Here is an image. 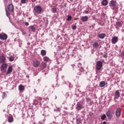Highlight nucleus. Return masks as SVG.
Segmentation results:
<instances>
[{"instance_id":"30","label":"nucleus","mask_w":124,"mask_h":124,"mask_svg":"<svg viewBox=\"0 0 124 124\" xmlns=\"http://www.w3.org/2000/svg\"><path fill=\"white\" fill-rule=\"evenodd\" d=\"M43 60L44 62H48V61H49V58L48 57H44Z\"/></svg>"},{"instance_id":"46","label":"nucleus","mask_w":124,"mask_h":124,"mask_svg":"<svg viewBox=\"0 0 124 124\" xmlns=\"http://www.w3.org/2000/svg\"><path fill=\"white\" fill-rule=\"evenodd\" d=\"M3 42L2 41H0V44H1V43H3Z\"/></svg>"},{"instance_id":"3","label":"nucleus","mask_w":124,"mask_h":124,"mask_svg":"<svg viewBox=\"0 0 124 124\" xmlns=\"http://www.w3.org/2000/svg\"><path fill=\"white\" fill-rule=\"evenodd\" d=\"M116 5H117V2H116V1H114L112 0L110 1L109 3V6H110V7H113L112 9L113 10H115V9H116V8L115 7Z\"/></svg>"},{"instance_id":"50","label":"nucleus","mask_w":124,"mask_h":124,"mask_svg":"<svg viewBox=\"0 0 124 124\" xmlns=\"http://www.w3.org/2000/svg\"><path fill=\"white\" fill-rule=\"evenodd\" d=\"M23 34H25V33H23Z\"/></svg>"},{"instance_id":"7","label":"nucleus","mask_w":124,"mask_h":124,"mask_svg":"<svg viewBox=\"0 0 124 124\" xmlns=\"http://www.w3.org/2000/svg\"><path fill=\"white\" fill-rule=\"evenodd\" d=\"M5 56L3 54L0 56V63H4L5 62Z\"/></svg>"},{"instance_id":"5","label":"nucleus","mask_w":124,"mask_h":124,"mask_svg":"<svg viewBox=\"0 0 124 124\" xmlns=\"http://www.w3.org/2000/svg\"><path fill=\"white\" fill-rule=\"evenodd\" d=\"M113 114V112L111 109H108L106 112V115L109 119H112V115Z\"/></svg>"},{"instance_id":"43","label":"nucleus","mask_w":124,"mask_h":124,"mask_svg":"<svg viewBox=\"0 0 124 124\" xmlns=\"http://www.w3.org/2000/svg\"><path fill=\"white\" fill-rule=\"evenodd\" d=\"M100 62H104V59H101Z\"/></svg>"},{"instance_id":"1","label":"nucleus","mask_w":124,"mask_h":124,"mask_svg":"<svg viewBox=\"0 0 124 124\" xmlns=\"http://www.w3.org/2000/svg\"><path fill=\"white\" fill-rule=\"evenodd\" d=\"M33 10L35 13L37 14H41L42 11V8L39 5L36 6L34 7Z\"/></svg>"},{"instance_id":"38","label":"nucleus","mask_w":124,"mask_h":124,"mask_svg":"<svg viewBox=\"0 0 124 124\" xmlns=\"http://www.w3.org/2000/svg\"><path fill=\"white\" fill-rule=\"evenodd\" d=\"M5 11H6V16H9V13L7 12V10H6Z\"/></svg>"},{"instance_id":"10","label":"nucleus","mask_w":124,"mask_h":124,"mask_svg":"<svg viewBox=\"0 0 124 124\" xmlns=\"http://www.w3.org/2000/svg\"><path fill=\"white\" fill-rule=\"evenodd\" d=\"M116 116L118 118L121 116V108H118L116 111Z\"/></svg>"},{"instance_id":"34","label":"nucleus","mask_w":124,"mask_h":124,"mask_svg":"<svg viewBox=\"0 0 124 124\" xmlns=\"http://www.w3.org/2000/svg\"><path fill=\"white\" fill-rule=\"evenodd\" d=\"M84 13H85V14H89V13H90V12L89 11V10H85Z\"/></svg>"},{"instance_id":"9","label":"nucleus","mask_w":124,"mask_h":124,"mask_svg":"<svg viewBox=\"0 0 124 124\" xmlns=\"http://www.w3.org/2000/svg\"><path fill=\"white\" fill-rule=\"evenodd\" d=\"M2 65L1 66L0 70L1 71H3L4 69H6L7 68V63H2Z\"/></svg>"},{"instance_id":"36","label":"nucleus","mask_w":124,"mask_h":124,"mask_svg":"<svg viewBox=\"0 0 124 124\" xmlns=\"http://www.w3.org/2000/svg\"><path fill=\"white\" fill-rule=\"evenodd\" d=\"M86 100H87V102H89V101H91V98L87 97V98H86Z\"/></svg>"},{"instance_id":"44","label":"nucleus","mask_w":124,"mask_h":124,"mask_svg":"<svg viewBox=\"0 0 124 124\" xmlns=\"http://www.w3.org/2000/svg\"><path fill=\"white\" fill-rule=\"evenodd\" d=\"M39 124H43V122H42L41 121L39 122Z\"/></svg>"},{"instance_id":"33","label":"nucleus","mask_w":124,"mask_h":124,"mask_svg":"<svg viewBox=\"0 0 124 124\" xmlns=\"http://www.w3.org/2000/svg\"><path fill=\"white\" fill-rule=\"evenodd\" d=\"M26 1H27V0H21V3H23V4L26 3Z\"/></svg>"},{"instance_id":"4","label":"nucleus","mask_w":124,"mask_h":124,"mask_svg":"<svg viewBox=\"0 0 124 124\" xmlns=\"http://www.w3.org/2000/svg\"><path fill=\"white\" fill-rule=\"evenodd\" d=\"M8 36L6 33H0V39L1 40H6Z\"/></svg>"},{"instance_id":"22","label":"nucleus","mask_w":124,"mask_h":124,"mask_svg":"<svg viewBox=\"0 0 124 124\" xmlns=\"http://www.w3.org/2000/svg\"><path fill=\"white\" fill-rule=\"evenodd\" d=\"M102 5L106 6L108 4V1L107 0H103L101 2Z\"/></svg>"},{"instance_id":"40","label":"nucleus","mask_w":124,"mask_h":124,"mask_svg":"<svg viewBox=\"0 0 124 124\" xmlns=\"http://www.w3.org/2000/svg\"><path fill=\"white\" fill-rule=\"evenodd\" d=\"M121 55L122 56V57H124V51H122V53H121Z\"/></svg>"},{"instance_id":"32","label":"nucleus","mask_w":124,"mask_h":124,"mask_svg":"<svg viewBox=\"0 0 124 124\" xmlns=\"http://www.w3.org/2000/svg\"><path fill=\"white\" fill-rule=\"evenodd\" d=\"M77 29V26L76 25H74L72 26V30H75Z\"/></svg>"},{"instance_id":"35","label":"nucleus","mask_w":124,"mask_h":124,"mask_svg":"<svg viewBox=\"0 0 124 124\" xmlns=\"http://www.w3.org/2000/svg\"><path fill=\"white\" fill-rule=\"evenodd\" d=\"M3 98H5V97H6V93H3Z\"/></svg>"},{"instance_id":"48","label":"nucleus","mask_w":124,"mask_h":124,"mask_svg":"<svg viewBox=\"0 0 124 124\" xmlns=\"http://www.w3.org/2000/svg\"><path fill=\"white\" fill-rule=\"evenodd\" d=\"M70 1H73V0H70Z\"/></svg>"},{"instance_id":"39","label":"nucleus","mask_w":124,"mask_h":124,"mask_svg":"<svg viewBox=\"0 0 124 124\" xmlns=\"http://www.w3.org/2000/svg\"><path fill=\"white\" fill-rule=\"evenodd\" d=\"M72 10L73 11H75V10H76V7H74L72 9Z\"/></svg>"},{"instance_id":"31","label":"nucleus","mask_w":124,"mask_h":124,"mask_svg":"<svg viewBox=\"0 0 124 124\" xmlns=\"http://www.w3.org/2000/svg\"><path fill=\"white\" fill-rule=\"evenodd\" d=\"M9 61L10 62H13V61H14V58H13L12 56H10L9 57Z\"/></svg>"},{"instance_id":"42","label":"nucleus","mask_w":124,"mask_h":124,"mask_svg":"<svg viewBox=\"0 0 124 124\" xmlns=\"http://www.w3.org/2000/svg\"><path fill=\"white\" fill-rule=\"evenodd\" d=\"M25 26H29V22H25Z\"/></svg>"},{"instance_id":"14","label":"nucleus","mask_w":124,"mask_h":124,"mask_svg":"<svg viewBox=\"0 0 124 124\" xmlns=\"http://www.w3.org/2000/svg\"><path fill=\"white\" fill-rule=\"evenodd\" d=\"M36 30L34 25H32L29 27V31H33L34 32Z\"/></svg>"},{"instance_id":"41","label":"nucleus","mask_w":124,"mask_h":124,"mask_svg":"<svg viewBox=\"0 0 124 124\" xmlns=\"http://www.w3.org/2000/svg\"><path fill=\"white\" fill-rule=\"evenodd\" d=\"M57 110H58V112H61V109L60 108H58V109H57Z\"/></svg>"},{"instance_id":"18","label":"nucleus","mask_w":124,"mask_h":124,"mask_svg":"<svg viewBox=\"0 0 124 124\" xmlns=\"http://www.w3.org/2000/svg\"><path fill=\"white\" fill-rule=\"evenodd\" d=\"M93 46L94 49H97V48L99 47V45L98 44V43L95 42L93 44Z\"/></svg>"},{"instance_id":"28","label":"nucleus","mask_w":124,"mask_h":124,"mask_svg":"<svg viewBox=\"0 0 124 124\" xmlns=\"http://www.w3.org/2000/svg\"><path fill=\"white\" fill-rule=\"evenodd\" d=\"M101 119L102 120V121H104L105 119H106V115L103 114L101 116Z\"/></svg>"},{"instance_id":"15","label":"nucleus","mask_w":124,"mask_h":124,"mask_svg":"<svg viewBox=\"0 0 124 124\" xmlns=\"http://www.w3.org/2000/svg\"><path fill=\"white\" fill-rule=\"evenodd\" d=\"M105 35H106L105 33H102L99 34H98L97 36H98V38H100L101 39H103V38H104V37H105Z\"/></svg>"},{"instance_id":"25","label":"nucleus","mask_w":124,"mask_h":124,"mask_svg":"<svg viewBox=\"0 0 124 124\" xmlns=\"http://www.w3.org/2000/svg\"><path fill=\"white\" fill-rule=\"evenodd\" d=\"M8 121L9 123H12L14 121L13 117L12 116L9 117Z\"/></svg>"},{"instance_id":"27","label":"nucleus","mask_w":124,"mask_h":124,"mask_svg":"<svg viewBox=\"0 0 124 124\" xmlns=\"http://www.w3.org/2000/svg\"><path fill=\"white\" fill-rule=\"evenodd\" d=\"M67 21H70L71 20H72V16L70 15L67 16V18L66 19Z\"/></svg>"},{"instance_id":"2","label":"nucleus","mask_w":124,"mask_h":124,"mask_svg":"<svg viewBox=\"0 0 124 124\" xmlns=\"http://www.w3.org/2000/svg\"><path fill=\"white\" fill-rule=\"evenodd\" d=\"M103 66V63L102 62H101V61H99L97 62L96 64V67H95L97 70H100L101 68H102Z\"/></svg>"},{"instance_id":"20","label":"nucleus","mask_w":124,"mask_h":124,"mask_svg":"<svg viewBox=\"0 0 124 124\" xmlns=\"http://www.w3.org/2000/svg\"><path fill=\"white\" fill-rule=\"evenodd\" d=\"M88 16H82L81 18V21H82V22H86V21H88Z\"/></svg>"},{"instance_id":"23","label":"nucleus","mask_w":124,"mask_h":124,"mask_svg":"<svg viewBox=\"0 0 124 124\" xmlns=\"http://www.w3.org/2000/svg\"><path fill=\"white\" fill-rule=\"evenodd\" d=\"M83 119H81L80 118L77 119V124H82V121Z\"/></svg>"},{"instance_id":"29","label":"nucleus","mask_w":124,"mask_h":124,"mask_svg":"<svg viewBox=\"0 0 124 124\" xmlns=\"http://www.w3.org/2000/svg\"><path fill=\"white\" fill-rule=\"evenodd\" d=\"M52 9V12L53 13H56V11H57V9L55 7H53L51 8Z\"/></svg>"},{"instance_id":"17","label":"nucleus","mask_w":124,"mask_h":124,"mask_svg":"<svg viewBox=\"0 0 124 124\" xmlns=\"http://www.w3.org/2000/svg\"><path fill=\"white\" fill-rule=\"evenodd\" d=\"M18 89L20 92H23V91H25V87H24V85H20L18 86Z\"/></svg>"},{"instance_id":"8","label":"nucleus","mask_w":124,"mask_h":124,"mask_svg":"<svg viewBox=\"0 0 124 124\" xmlns=\"http://www.w3.org/2000/svg\"><path fill=\"white\" fill-rule=\"evenodd\" d=\"M115 26L116 29H117V30H119V29H120V28H121V27L123 26V24L121 22L117 21L116 22Z\"/></svg>"},{"instance_id":"12","label":"nucleus","mask_w":124,"mask_h":124,"mask_svg":"<svg viewBox=\"0 0 124 124\" xmlns=\"http://www.w3.org/2000/svg\"><path fill=\"white\" fill-rule=\"evenodd\" d=\"M47 67V63L45 62H42L41 63V69H44V68H46Z\"/></svg>"},{"instance_id":"6","label":"nucleus","mask_w":124,"mask_h":124,"mask_svg":"<svg viewBox=\"0 0 124 124\" xmlns=\"http://www.w3.org/2000/svg\"><path fill=\"white\" fill-rule=\"evenodd\" d=\"M8 10L10 12H13L14 11V6H13V4H10L8 5Z\"/></svg>"},{"instance_id":"26","label":"nucleus","mask_w":124,"mask_h":124,"mask_svg":"<svg viewBox=\"0 0 124 124\" xmlns=\"http://www.w3.org/2000/svg\"><path fill=\"white\" fill-rule=\"evenodd\" d=\"M41 55H42V56H45L46 55V50H42L41 51Z\"/></svg>"},{"instance_id":"49","label":"nucleus","mask_w":124,"mask_h":124,"mask_svg":"<svg viewBox=\"0 0 124 124\" xmlns=\"http://www.w3.org/2000/svg\"><path fill=\"white\" fill-rule=\"evenodd\" d=\"M40 99H42V98H40Z\"/></svg>"},{"instance_id":"47","label":"nucleus","mask_w":124,"mask_h":124,"mask_svg":"<svg viewBox=\"0 0 124 124\" xmlns=\"http://www.w3.org/2000/svg\"><path fill=\"white\" fill-rule=\"evenodd\" d=\"M28 45H31V43H28Z\"/></svg>"},{"instance_id":"37","label":"nucleus","mask_w":124,"mask_h":124,"mask_svg":"<svg viewBox=\"0 0 124 124\" xmlns=\"http://www.w3.org/2000/svg\"><path fill=\"white\" fill-rule=\"evenodd\" d=\"M103 58H105V59H106V58H107V57H108L107 54H106L103 55Z\"/></svg>"},{"instance_id":"19","label":"nucleus","mask_w":124,"mask_h":124,"mask_svg":"<svg viewBox=\"0 0 124 124\" xmlns=\"http://www.w3.org/2000/svg\"><path fill=\"white\" fill-rule=\"evenodd\" d=\"M12 69H13L12 66H9L7 72V74H9L11 73V72H12Z\"/></svg>"},{"instance_id":"11","label":"nucleus","mask_w":124,"mask_h":124,"mask_svg":"<svg viewBox=\"0 0 124 124\" xmlns=\"http://www.w3.org/2000/svg\"><path fill=\"white\" fill-rule=\"evenodd\" d=\"M111 42L113 44H116L118 42V37H113L111 39Z\"/></svg>"},{"instance_id":"24","label":"nucleus","mask_w":124,"mask_h":124,"mask_svg":"<svg viewBox=\"0 0 124 124\" xmlns=\"http://www.w3.org/2000/svg\"><path fill=\"white\" fill-rule=\"evenodd\" d=\"M99 86L101 88H103L105 86V81H101L99 83Z\"/></svg>"},{"instance_id":"21","label":"nucleus","mask_w":124,"mask_h":124,"mask_svg":"<svg viewBox=\"0 0 124 124\" xmlns=\"http://www.w3.org/2000/svg\"><path fill=\"white\" fill-rule=\"evenodd\" d=\"M77 110H80L82 109V105L80 104H78L76 107Z\"/></svg>"},{"instance_id":"13","label":"nucleus","mask_w":124,"mask_h":124,"mask_svg":"<svg viewBox=\"0 0 124 124\" xmlns=\"http://www.w3.org/2000/svg\"><path fill=\"white\" fill-rule=\"evenodd\" d=\"M121 95V93H120V92H119V91H116L115 92V94L114 96V98H115L116 99H118V98H119V97Z\"/></svg>"},{"instance_id":"16","label":"nucleus","mask_w":124,"mask_h":124,"mask_svg":"<svg viewBox=\"0 0 124 124\" xmlns=\"http://www.w3.org/2000/svg\"><path fill=\"white\" fill-rule=\"evenodd\" d=\"M40 64V62L39 61H35L33 62V66L34 67H38Z\"/></svg>"},{"instance_id":"45","label":"nucleus","mask_w":124,"mask_h":124,"mask_svg":"<svg viewBox=\"0 0 124 124\" xmlns=\"http://www.w3.org/2000/svg\"><path fill=\"white\" fill-rule=\"evenodd\" d=\"M31 0V1L32 2H34V1H35V0Z\"/></svg>"}]
</instances>
